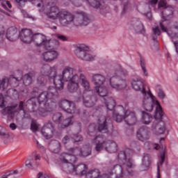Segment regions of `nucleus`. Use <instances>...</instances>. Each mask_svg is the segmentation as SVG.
Listing matches in <instances>:
<instances>
[{"instance_id":"5701e85b","label":"nucleus","mask_w":178,"mask_h":178,"mask_svg":"<svg viewBox=\"0 0 178 178\" xmlns=\"http://www.w3.org/2000/svg\"><path fill=\"white\" fill-rule=\"evenodd\" d=\"M20 40L25 44H30L33 41V34L30 29H22L19 33Z\"/></svg>"},{"instance_id":"f3484780","label":"nucleus","mask_w":178,"mask_h":178,"mask_svg":"<svg viewBox=\"0 0 178 178\" xmlns=\"http://www.w3.org/2000/svg\"><path fill=\"white\" fill-rule=\"evenodd\" d=\"M136 137L139 141H147L151 137V131L147 126H142L136 132Z\"/></svg>"},{"instance_id":"bf43d9fd","label":"nucleus","mask_w":178,"mask_h":178,"mask_svg":"<svg viewBox=\"0 0 178 178\" xmlns=\"http://www.w3.org/2000/svg\"><path fill=\"white\" fill-rule=\"evenodd\" d=\"M5 37V29L2 26H0V42L3 41V38Z\"/></svg>"},{"instance_id":"b1692460","label":"nucleus","mask_w":178,"mask_h":178,"mask_svg":"<svg viewBox=\"0 0 178 178\" xmlns=\"http://www.w3.org/2000/svg\"><path fill=\"white\" fill-rule=\"evenodd\" d=\"M20 33L17 31V28L15 26H12L9 28L6 33V38L9 41H16L19 38V36H20Z\"/></svg>"},{"instance_id":"6ab92c4d","label":"nucleus","mask_w":178,"mask_h":178,"mask_svg":"<svg viewBox=\"0 0 178 178\" xmlns=\"http://www.w3.org/2000/svg\"><path fill=\"white\" fill-rule=\"evenodd\" d=\"M87 165L84 163H79L74 166L72 164V171H66V173H71L72 175H79V176H84L86 175V177H87Z\"/></svg>"},{"instance_id":"dca6fc26","label":"nucleus","mask_w":178,"mask_h":178,"mask_svg":"<svg viewBox=\"0 0 178 178\" xmlns=\"http://www.w3.org/2000/svg\"><path fill=\"white\" fill-rule=\"evenodd\" d=\"M161 119L162 118H155L152 126L155 134L157 136L163 134L166 130V124Z\"/></svg>"},{"instance_id":"423d86ee","label":"nucleus","mask_w":178,"mask_h":178,"mask_svg":"<svg viewBox=\"0 0 178 178\" xmlns=\"http://www.w3.org/2000/svg\"><path fill=\"white\" fill-rule=\"evenodd\" d=\"M63 81L68 82L67 88L69 92H76L79 90V74L74 72V68L70 67L63 76Z\"/></svg>"},{"instance_id":"6e6d98bb","label":"nucleus","mask_w":178,"mask_h":178,"mask_svg":"<svg viewBox=\"0 0 178 178\" xmlns=\"http://www.w3.org/2000/svg\"><path fill=\"white\" fill-rule=\"evenodd\" d=\"M70 2L74 5V6H81L83 0H70Z\"/></svg>"},{"instance_id":"473e14b6","label":"nucleus","mask_w":178,"mask_h":178,"mask_svg":"<svg viewBox=\"0 0 178 178\" xmlns=\"http://www.w3.org/2000/svg\"><path fill=\"white\" fill-rule=\"evenodd\" d=\"M86 178H106V175H101L99 170H92L86 175Z\"/></svg>"},{"instance_id":"e2e57ef3","label":"nucleus","mask_w":178,"mask_h":178,"mask_svg":"<svg viewBox=\"0 0 178 178\" xmlns=\"http://www.w3.org/2000/svg\"><path fill=\"white\" fill-rule=\"evenodd\" d=\"M95 130H97V128L95 127V124H92L89 125L88 127L89 134H90V133H94Z\"/></svg>"},{"instance_id":"7c9ffc66","label":"nucleus","mask_w":178,"mask_h":178,"mask_svg":"<svg viewBox=\"0 0 178 178\" xmlns=\"http://www.w3.org/2000/svg\"><path fill=\"white\" fill-rule=\"evenodd\" d=\"M149 163H151V156H149V154H144L143 159V163L140 166V170L141 172L147 170L148 166H149Z\"/></svg>"},{"instance_id":"13d9d810","label":"nucleus","mask_w":178,"mask_h":178,"mask_svg":"<svg viewBox=\"0 0 178 178\" xmlns=\"http://www.w3.org/2000/svg\"><path fill=\"white\" fill-rule=\"evenodd\" d=\"M18 171L17 170H12L10 171L9 173L6 174L7 177L9 178H16V176L15 175H17Z\"/></svg>"},{"instance_id":"6e6552de","label":"nucleus","mask_w":178,"mask_h":178,"mask_svg":"<svg viewBox=\"0 0 178 178\" xmlns=\"http://www.w3.org/2000/svg\"><path fill=\"white\" fill-rule=\"evenodd\" d=\"M59 97L58 89L54 86L48 88L47 92H42L38 95V101L40 105H44V104H49L48 102L50 100L51 102H55Z\"/></svg>"},{"instance_id":"c03bdc74","label":"nucleus","mask_w":178,"mask_h":178,"mask_svg":"<svg viewBox=\"0 0 178 178\" xmlns=\"http://www.w3.org/2000/svg\"><path fill=\"white\" fill-rule=\"evenodd\" d=\"M52 119L55 123L60 124V122L63 120V115L60 113H56L53 115Z\"/></svg>"},{"instance_id":"f704fd0d","label":"nucleus","mask_w":178,"mask_h":178,"mask_svg":"<svg viewBox=\"0 0 178 178\" xmlns=\"http://www.w3.org/2000/svg\"><path fill=\"white\" fill-rule=\"evenodd\" d=\"M67 113H70V115H80V109L76 107V104L74 102H71L67 111H65Z\"/></svg>"},{"instance_id":"72a5a7b5","label":"nucleus","mask_w":178,"mask_h":178,"mask_svg":"<svg viewBox=\"0 0 178 178\" xmlns=\"http://www.w3.org/2000/svg\"><path fill=\"white\" fill-rule=\"evenodd\" d=\"M142 113V122L143 124H149L152 122L153 117L150 113L145 111H141Z\"/></svg>"},{"instance_id":"58836bf2","label":"nucleus","mask_w":178,"mask_h":178,"mask_svg":"<svg viewBox=\"0 0 178 178\" xmlns=\"http://www.w3.org/2000/svg\"><path fill=\"white\" fill-rule=\"evenodd\" d=\"M113 118L115 122L120 123V122L126 120V112L124 113V115H122L119 113V112L114 111L113 112Z\"/></svg>"},{"instance_id":"052dcab7","label":"nucleus","mask_w":178,"mask_h":178,"mask_svg":"<svg viewBox=\"0 0 178 178\" xmlns=\"http://www.w3.org/2000/svg\"><path fill=\"white\" fill-rule=\"evenodd\" d=\"M21 12L24 17H27L28 19H32V20H34V17H33V15H30V14H29V13L25 10H22Z\"/></svg>"},{"instance_id":"680f3d73","label":"nucleus","mask_w":178,"mask_h":178,"mask_svg":"<svg viewBox=\"0 0 178 178\" xmlns=\"http://www.w3.org/2000/svg\"><path fill=\"white\" fill-rule=\"evenodd\" d=\"M37 81L38 84H39L40 86H42L44 84V81H45V78L44 77V76L40 75L38 77Z\"/></svg>"},{"instance_id":"f257e3e1","label":"nucleus","mask_w":178,"mask_h":178,"mask_svg":"<svg viewBox=\"0 0 178 178\" xmlns=\"http://www.w3.org/2000/svg\"><path fill=\"white\" fill-rule=\"evenodd\" d=\"M142 106L143 109L147 112H152V111H154V108L156 106L154 119H161L162 116L165 115L159 101H158L156 97L152 95L150 90H149L147 93L143 95Z\"/></svg>"},{"instance_id":"f03ea898","label":"nucleus","mask_w":178,"mask_h":178,"mask_svg":"<svg viewBox=\"0 0 178 178\" xmlns=\"http://www.w3.org/2000/svg\"><path fill=\"white\" fill-rule=\"evenodd\" d=\"M83 72V68L78 69L77 74L79 76V81L81 80V86L84 88L82 99L85 106L91 108V106L95 105L97 97L94 95V90H91V88H90V83Z\"/></svg>"},{"instance_id":"a18cd8bd","label":"nucleus","mask_w":178,"mask_h":178,"mask_svg":"<svg viewBox=\"0 0 178 178\" xmlns=\"http://www.w3.org/2000/svg\"><path fill=\"white\" fill-rule=\"evenodd\" d=\"M73 117H70L68 118H63V120H61V122H60V127L62 129H65V127H67L68 126H70L72 124V118Z\"/></svg>"},{"instance_id":"de8ad7c7","label":"nucleus","mask_w":178,"mask_h":178,"mask_svg":"<svg viewBox=\"0 0 178 178\" xmlns=\"http://www.w3.org/2000/svg\"><path fill=\"white\" fill-rule=\"evenodd\" d=\"M70 152L74 156H81V149L79 147L70 149Z\"/></svg>"},{"instance_id":"4d7b16f0","label":"nucleus","mask_w":178,"mask_h":178,"mask_svg":"<svg viewBox=\"0 0 178 178\" xmlns=\"http://www.w3.org/2000/svg\"><path fill=\"white\" fill-rule=\"evenodd\" d=\"M82 140H83V136H81V135L76 134L74 136V140H72V142L75 143H79V141H82Z\"/></svg>"},{"instance_id":"2eb2a0df","label":"nucleus","mask_w":178,"mask_h":178,"mask_svg":"<svg viewBox=\"0 0 178 178\" xmlns=\"http://www.w3.org/2000/svg\"><path fill=\"white\" fill-rule=\"evenodd\" d=\"M97 123L98 131L100 133H106L108 131V126L112 124V120H111V117L101 115L97 120Z\"/></svg>"},{"instance_id":"0eeeda50","label":"nucleus","mask_w":178,"mask_h":178,"mask_svg":"<svg viewBox=\"0 0 178 178\" xmlns=\"http://www.w3.org/2000/svg\"><path fill=\"white\" fill-rule=\"evenodd\" d=\"M32 41L38 47H41L43 45L45 49H54L56 47L59 45V41L57 40H45V36L41 33H35L32 36Z\"/></svg>"},{"instance_id":"c756f323","label":"nucleus","mask_w":178,"mask_h":178,"mask_svg":"<svg viewBox=\"0 0 178 178\" xmlns=\"http://www.w3.org/2000/svg\"><path fill=\"white\" fill-rule=\"evenodd\" d=\"M131 26L134 30L137 33H144V26L141 22L137 19L132 20Z\"/></svg>"},{"instance_id":"49530a36","label":"nucleus","mask_w":178,"mask_h":178,"mask_svg":"<svg viewBox=\"0 0 178 178\" xmlns=\"http://www.w3.org/2000/svg\"><path fill=\"white\" fill-rule=\"evenodd\" d=\"M173 7L168 6L163 10V15H164L165 17H170L172 15H173Z\"/></svg>"},{"instance_id":"864d4df0","label":"nucleus","mask_w":178,"mask_h":178,"mask_svg":"<svg viewBox=\"0 0 178 178\" xmlns=\"http://www.w3.org/2000/svg\"><path fill=\"white\" fill-rule=\"evenodd\" d=\"M40 94H41V90H40V88L35 87L33 88V90L31 92V95H33L34 97H38V95H40Z\"/></svg>"},{"instance_id":"a19ab883","label":"nucleus","mask_w":178,"mask_h":178,"mask_svg":"<svg viewBox=\"0 0 178 178\" xmlns=\"http://www.w3.org/2000/svg\"><path fill=\"white\" fill-rule=\"evenodd\" d=\"M73 102H70L69 100L63 99L59 102L58 105L60 109L66 112L67 109L70 106V104Z\"/></svg>"},{"instance_id":"c9c22d12","label":"nucleus","mask_w":178,"mask_h":178,"mask_svg":"<svg viewBox=\"0 0 178 178\" xmlns=\"http://www.w3.org/2000/svg\"><path fill=\"white\" fill-rule=\"evenodd\" d=\"M114 172L115 178L123 177L124 176V170L120 165H115L114 166ZM112 176H114V175H112Z\"/></svg>"},{"instance_id":"4c0bfd02","label":"nucleus","mask_w":178,"mask_h":178,"mask_svg":"<svg viewBox=\"0 0 178 178\" xmlns=\"http://www.w3.org/2000/svg\"><path fill=\"white\" fill-rule=\"evenodd\" d=\"M104 103L106 104V106L108 111H113V108L116 105L115 99H113L112 97H108L105 99Z\"/></svg>"},{"instance_id":"0e129e2a","label":"nucleus","mask_w":178,"mask_h":178,"mask_svg":"<svg viewBox=\"0 0 178 178\" xmlns=\"http://www.w3.org/2000/svg\"><path fill=\"white\" fill-rule=\"evenodd\" d=\"M76 115H79V116H81V118H87V116H88L89 113L87 110H83V111L81 113L79 110V114H76Z\"/></svg>"},{"instance_id":"1a4fd4ad","label":"nucleus","mask_w":178,"mask_h":178,"mask_svg":"<svg viewBox=\"0 0 178 178\" xmlns=\"http://www.w3.org/2000/svg\"><path fill=\"white\" fill-rule=\"evenodd\" d=\"M75 54L79 59L84 62H92V60H95V56L90 54V48L86 46V44L77 46Z\"/></svg>"},{"instance_id":"338daca9","label":"nucleus","mask_w":178,"mask_h":178,"mask_svg":"<svg viewBox=\"0 0 178 178\" xmlns=\"http://www.w3.org/2000/svg\"><path fill=\"white\" fill-rule=\"evenodd\" d=\"M31 129L32 131H37V130H38V126H37V124L35 122H32L31 124Z\"/></svg>"},{"instance_id":"f8f14e48","label":"nucleus","mask_w":178,"mask_h":178,"mask_svg":"<svg viewBox=\"0 0 178 178\" xmlns=\"http://www.w3.org/2000/svg\"><path fill=\"white\" fill-rule=\"evenodd\" d=\"M74 15L72 13L62 10L61 14L58 18V21L61 27H67L74 23Z\"/></svg>"},{"instance_id":"603ef678","label":"nucleus","mask_w":178,"mask_h":178,"mask_svg":"<svg viewBox=\"0 0 178 178\" xmlns=\"http://www.w3.org/2000/svg\"><path fill=\"white\" fill-rule=\"evenodd\" d=\"M158 97L160 99H165L166 98V94H165V92L163 90L159 88L157 91Z\"/></svg>"},{"instance_id":"5fc2aeb1","label":"nucleus","mask_w":178,"mask_h":178,"mask_svg":"<svg viewBox=\"0 0 178 178\" xmlns=\"http://www.w3.org/2000/svg\"><path fill=\"white\" fill-rule=\"evenodd\" d=\"M33 161H34V159L29 156L28 160L26 161L25 166L27 168H33Z\"/></svg>"},{"instance_id":"79ce46f5","label":"nucleus","mask_w":178,"mask_h":178,"mask_svg":"<svg viewBox=\"0 0 178 178\" xmlns=\"http://www.w3.org/2000/svg\"><path fill=\"white\" fill-rule=\"evenodd\" d=\"M88 3L92 8H94V9H105V6H102L98 0H90Z\"/></svg>"},{"instance_id":"2f4dec72","label":"nucleus","mask_w":178,"mask_h":178,"mask_svg":"<svg viewBox=\"0 0 178 178\" xmlns=\"http://www.w3.org/2000/svg\"><path fill=\"white\" fill-rule=\"evenodd\" d=\"M13 78L4 77L2 80H0V90L5 91L9 86H10Z\"/></svg>"},{"instance_id":"9d476101","label":"nucleus","mask_w":178,"mask_h":178,"mask_svg":"<svg viewBox=\"0 0 178 178\" xmlns=\"http://www.w3.org/2000/svg\"><path fill=\"white\" fill-rule=\"evenodd\" d=\"M60 161L62 162L61 168L64 172H72L73 163H76L77 159L69 153H62L60 156Z\"/></svg>"},{"instance_id":"cd10ccee","label":"nucleus","mask_w":178,"mask_h":178,"mask_svg":"<svg viewBox=\"0 0 178 178\" xmlns=\"http://www.w3.org/2000/svg\"><path fill=\"white\" fill-rule=\"evenodd\" d=\"M92 81L95 86H101L105 83V76L100 74H95L92 76Z\"/></svg>"},{"instance_id":"393cba45","label":"nucleus","mask_w":178,"mask_h":178,"mask_svg":"<svg viewBox=\"0 0 178 178\" xmlns=\"http://www.w3.org/2000/svg\"><path fill=\"white\" fill-rule=\"evenodd\" d=\"M159 163H157V178H161V171L159 170V166H162V165H163V163L165 162V149H166V147H165V145H161L159 146Z\"/></svg>"},{"instance_id":"4468645a","label":"nucleus","mask_w":178,"mask_h":178,"mask_svg":"<svg viewBox=\"0 0 178 178\" xmlns=\"http://www.w3.org/2000/svg\"><path fill=\"white\" fill-rule=\"evenodd\" d=\"M41 134L46 140H50L55 134V127L51 122H47L44 124L41 130Z\"/></svg>"},{"instance_id":"3c124183","label":"nucleus","mask_w":178,"mask_h":178,"mask_svg":"<svg viewBox=\"0 0 178 178\" xmlns=\"http://www.w3.org/2000/svg\"><path fill=\"white\" fill-rule=\"evenodd\" d=\"M0 136L5 137L6 138H8V137H9V135L6 132V129H5L2 126H0Z\"/></svg>"},{"instance_id":"8fccbe9b","label":"nucleus","mask_w":178,"mask_h":178,"mask_svg":"<svg viewBox=\"0 0 178 178\" xmlns=\"http://www.w3.org/2000/svg\"><path fill=\"white\" fill-rule=\"evenodd\" d=\"M28 1L31 2V1H35V0H15V2L17 3V6L19 8H24Z\"/></svg>"},{"instance_id":"ea45409f","label":"nucleus","mask_w":178,"mask_h":178,"mask_svg":"<svg viewBox=\"0 0 178 178\" xmlns=\"http://www.w3.org/2000/svg\"><path fill=\"white\" fill-rule=\"evenodd\" d=\"M95 90L99 97H106L108 95V90L105 87L95 86Z\"/></svg>"},{"instance_id":"774afa93","label":"nucleus","mask_w":178,"mask_h":178,"mask_svg":"<svg viewBox=\"0 0 178 178\" xmlns=\"http://www.w3.org/2000/svg\"><path fill=\"white\" fill-rule=\"evenodd\" d=\"M56 37L58 38V40H60V41H67V37L63 35L58 34Z\"/></svg>"},{"instance_id":"09e8293b","label":"nucleus","mask_w":178,"mask_h":178,"mask_svg":"<svg viewBox=\"0 0 178 178\" xmlns=\"http://www.w3.org/2000/svg\"><path fill=\"white\" fill-rule=\"evenodd\" d=\"M140 67L143 72V75L148 77V71L147 70V67L145 66V61L143 58H140Z\"/></svg>"},{"instance_id":"c85d7f7f","label":"nucleus","mask_w":178,"mask_h":178,"mask_svg":"<svg viewBox=\"0 0 178 178\" xmlns=\"http://www.w3.org/2000/svg\"><path fill=\"white\" fill-rule=\"evenodd\" d=\"M34 79H35V72L31 71L23 76V83L24 86H30Z\"/></svg>"},{"instance_id":"37998d69","label":"nucleus","mask_w":178,"mask_h":178,"mask_svg":"<svg viewBox=\"0 0 178 178\" xmlns=\"http://www.w3.org/2000/svg\"><path fill=\"white\" fill-rule=\"evenodd\" d=\"M91 155V147L90 145H85L81 149V156L83 158H86V156H90Z\"/></svg>"},{"instance_id":"a878e982","label":"nucleus","mask_w":178,"mask_h":178,"mask_svg":"<svg viewBox=\"0 0 178 178\" xmlns=\"http://www.w3.org/2000/svg\"><path fill=\"white\" fill-rule=\"evenodd\" d=\"M131 84L132 88H134L135 91H140L143 95L148 93V92L145 90V88H144V83H143L141 80L138 79H134Z\"/></svg>"},{"instance_id":"e433bc0d","label":"nucleus","mask_w":178,"mask_h":178,"mask_svg":"<svg viewBox=\"0 0 178 178\" xmlns=\"http://www.w3.org/2000/svg\"><path fill=\"white\" fill-rule=\"evenodd\" d=\"M49 148L54 154H58L60 151V143L58 140L51 141Z\"/></svg>"},{"instance_id":"aec40b11","label":"nucleus","mask_w":178,"mask_h":178,"mask_svg":"<svg viewBox=\"0 0 178 178\" xmlns=\"http://www.w3.org/2000/svg\"><path fill=\"white\" fill-rule=\"evenodd\" d=\"M47 51L44 52L42 54V59L44 62H54L55 59H58V56H59V54L58 51L52 49H46Z\"/></svg>"},{"instance_id":"9b49d317","label":"nucleus","mask_w":178,"mask_h":178,"mask_svg":"<svg viewBox=\"0 0 178 178\" xmlns=\"http://www.w3.org/2000/svg\"><path fill=\"white\" fill-rule=\"evenodd\" d=\"M24 106H26V103H24L23 101H20L18 107L17 104L6 106L1 110V113L2 116H13V115L19 113L21 111H22L24 117L26 118Z\"/></svg>"},{"instance_id":"ddd939ff","label":"nucleus","mask_w":178,"mask_h":178,"mask_svg":"<svg viewBox=\"0 0 178 178\" xmlns=\"http://www.w3.org/2000/svg\"><path fill=\"white\" fill-rule=\"evenodd\" d=\"M90 22L91 19L84 12H76V15L74 16V26H88Z\"/></svg>"},{"instance_id":"4be33fe9","label":"nucleus","mask_w":178,"mask_h":178,"mask_svg":"<svg viewBox=\"0 0 178 178\" xmlns=\"http://www.w3.org/2000/svg\"><path fill=\"white\" fill-rule=\"evenodd\" d=\"M118 159L129 169H133V168H134L133 159L130 158L127 159V156L126 155V152L124 151H121L118 153Z\"/></svg>"},{"instance_id":"69168bd1","label":"nucleus","mask_w":178,"mask_h":178,"mask_svg":"<svg viewBox=\"0 0 178 178\" xmlns=\"http://www.w3.org/2000/svg\"><path fill=\"white\" fill-rule=\"evenodd\" d=\"M159 8H163L164 9H166L168 8V4H166V1L164 0H161L159 3Z\"/></svg>"},{"instance_id":"39448f33","label":"nucleus","mask_w":178,"mask_h":178,"mask_svg":"<svg viewBox=\"0 0 178 178\" xmlns=\"http://www.w3.org/2000/svg\"><path fill=\"white\" fill-rule=\"evenodd\" d=\"M93 144L95 145V151L99 152V151H102L104 148H105L107 152H110V154H113V152H116L118 151V145L115 142H109L107 143L105 140V138L102 135H99L96 136L93 139Z\"/></svg>"},{"instance_id":"20e7f679","label":"nucleus","mask_w":178,"mask_h":178,"mask_svg":"<svg viewBox=\"0 0 178 178\" xmlns=\"http://www.w3.org/2000/svg\"><path fill=\"white\" fill-rule=\"evenodd\" d=\"M116 70V75L110 78V86L115 90H124L127 87V82L122 77L129 76V72L122 69L120 65H117Z\"/></svg>"},{"instance_id":"7ed1b4c3","label":"nucleus","mask_w":178,"mask_h":178,"mask_svg":"<svg viewBox=\"0 0 178 178\" xmlns=\"http://www.w3.org/2000/svg\"><path fill=\"white\" fill-rule=\"evenodd\" d=\"M70 67L66 66L63 68L61 74H58V66L53 65L50 67L48 71L45 72L49 80L52 81L55 86V88L58 91H62L65 87V83H63V76L69 72Z\"/></svg>"},{"instance_id":"412c9836","label":"nucleus","mask_w":178,"mask_h":178,"mask_svg":"<svg viewBox=\"0 0 178 178\" xmlns=\"http://www.w3.org/2000/svg\"><path fill=\"white\" fill-rule=\"evenodd\" d=\"M54 109L55 107L52 106V104H43V106L40 104V106L36 112L38 115H40V116L45 118V116H48V113L53 112Z\"/></svg>"},{"instance_id":"a211bd4d","label":"nucleus","mask_w":178,"mask_h":178,"mask_svg":"<svg viewBox=\"0 0 178 178\" xmlns=\"http://www.w3.org/2000/svg\"><path fill=\"white\" fill-rule=\"evenodd\" d=\"M62 10L59 9V7L53 6L48 8L46 12V16L50 20H58V19H59Z\"/></svg>"},{"instance_id":"bb28decb","label":"nucleus","mask_w":178,"mask_h":178,"mask_svg":"<svg viewBox=\"0 0 178 178\" xmlns=\"http://www.w3.org/2000/svg\"><path fill=\"white\" fill-rule=\"evenodd\" d=\"M125 123L128 126H134L137 123V117L134 113L130 112V111H125Z\"/></svg>"}]
</instances>
